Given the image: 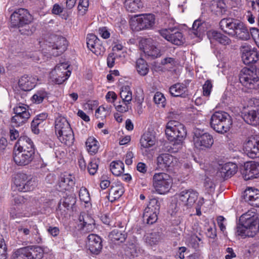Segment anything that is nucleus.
I'll use <instances>...</instances> for the list:
<instances>
[{
    "mask_svg": "<svg viewBox=\"0 0 259 259\" xmlns=\"http://www.w3.org/2000/svg\"><path fill=\"white\" fill-rule=\"evenodd\" d=\"M240 224L236 227V233L243 237H254L259 231V220L257 214L248 211L240 217Z\"/></svg>",
    "mask_w": 259,
    "mask_h": 259,
    "instance_id": "f257e3e1",
    "label": "nucleus"
},
{
    "mask_svg": "<svg viewBox=\"0 0 259 259\" xmlns=\"http://www.w3.org/2000/svg\"><path fill=\"white\" fill-rule=\"evenodd\" d=\"M33 17L25 9L16 10L10 16L11 27L17 28L22 35H29L32 34V27L30 24L33 21Z\"/></svg>",
    "mask_w": 259,
    "mask_h": 259,
    "instance_id": "f03ea898",
    "label": "nucleus"
},
{
    "mask_svg": "<svg viewBox=\"0 0 259 259\" xmlns=\"http://www.w3.org/2000/svg\"><path fill=\"white\" fill-rule=\"evenodd\" d=\"M222 30L229 35L242 40L250 38V33L244 24L237 20L232 18H224L220 22Z\"/></svg>",
    "mask_w": 259,
    "mask_h": 259,
    "instance_id": "7ed1b4c3",
    "label": "nucleus"
},
{
    "mask_svg": "<svg viewBox=\"0 0 259 259\" xmlns=\"http://www.w3.org/2000/svg\"><path fill=\"white\" fill-rule=\"evenodd\" d=\"M165 134L168 140L174 142L172 150L177 152L182 148L187 132L184 125L176 120H170L166 125Z\"/></svg>",
    "mask_w": 259,
    "mask_h": 259,
    "instance_id": "20e7f679",
    "label": "nucleus"
},
{
    "mask_svg": "<svg viewBox=\"0 0 259 259\" xmlns=\"http://www.w3.org/2000/svg\"><path fill=\"white\" fill-rule=\"evenodd\" d=\"M239 81L250 91L259 89V65L243 68L239 74Z\"/></svg>",
    "mask_w": 259,
    "mask_h": 259,
    "instance_id": "39448f33",
    "label": "nucleus"
},
{
    "mask_svg": "<svg viewBox=\"0 0 259 259\" xmlns=\"http://www.w3.org/2000/svg\"><path fill=\"white\" fill-rule=\"evenodd\" d=\"M55 129L56 134L62 143L68 146L73 143V131L66 118L62 116L57 117L55 120Z\"/></svg>",
    "mask_w": 259,
    "mask_h": 259,
    "instance_id": "423d86ee",
    "label": "nucleus"
},
{
    "mask_svg": "<svg viewBox=\"0 0 259 259\" xmlns=\"http://www.w3.org/2000/svg\"><path fill=\"white\" fill-rule=\"evenodd\" d=\"M231 116L227 112H215L211 116L210 124L216 132L224 134L228 132L232 125Z\"/></svg>",
    "mask_w": 259,
    "mask_h": 259,
    "instance_id": "0eeeda50",
    "label": "nucleus"
},
{
    "mask_svg": "<svg viewBox=\"0 0 259 259\" xmlns=\"http://www.w3.org/2000/svg\"><path fill=\"white\" fill-rule=\"evenodd\" d=\"M193 140L195 147L202 150L209 149L213 143L212 137L199 128L194 130Z\"/></svg>",
    "mask_w": 259,
    "mask_h": 259,
    "instance_id": "6e6552de",
    "label": "nucleus"
},
{
    "mask_svg": "<svg viewBox=\"0 0 259 259\" xmlns=\"http://www.w3.org/2000/svg\"><path fill=\"white\" fill-rule=\"evenodd\" d=\"M172 181L169 175L164 172L156 173L153 177V186L160 194L168 192Z\"/></svg>",
    "mask_w": 259,
    "mask_h": 259,
    "instance_id": "1a4fd4ad",
    "label": "nucleus"
},
{
    "mask_svg": "<svg viewBox=\"0 0 259 259\" xmlns=\"http://www.w3.org/2000/svg\"><path fill=\"white\" fill-rule=\"evenodd\" d=\"M160 209V203L156 198L151 199L143 213L144 223L152 225L157 220V214Z\"/></svg>",
    "mask_w": 259,
    "mask_h": 259,
    "instance_id": "9d476101",
    "label": "nucleus"
},
{
    "mask_svg": "<svg viewBox=\"0 0 259 259\" xmlns=\"http://www.w3.org/2000/svg\"><path fill=\"white\" fill-rule=\"evenodd\" d=\"M15 115L11 118V124L14 127H19L25 123L30 117L29 107L19 104L13 108Z\"/></svg>",
    "mask_w": 259,
    "mask_h": 259,
    "instance_id": "9b49d317",
    "label": "nucleus"
},
{
    "mask_svg": "<svg viewBox=\"0 0 259 259\" xmlns=\"http://www.w3.org/2000/svg\"><path fill=\"white\" fill-rule=\"evenodd\" d=\"M15 252L18 259H41L44 254L43 249L38 246L21 247Z\"/></svg>",
    "mask_w": 259,
    "mask_h": 259,
    "instance_id": "f8f14e48",
    "label": "nucleus"
},
{
    "mask_svg": "<svg viewBox=\"0 0 259 259\" xmlns=\"http://www.w3.org/2000/svg\"><path fill=\"white\" fill-rule=\"evenodd\" d=\"M14 183L18 190L21 192H27L32 190L35 186V182L31 175L19 172L14 178Z\"/></svg>",
    "mask_w": 259,
    "mask_h": 259,
    "instance_id": "ddd939ff",
    "label": "nucleus"
},
{
    "mask_svg": "<svg viewBox=\"0 0 259 259\" xmlns=\"http://www.w3.org/2000/svg\"><path fill=\"white\" fill-rule=\"evenodd\" d=\"M68 66L66 63L57 64L50 73V78L52 81L60 84L66 80L71 74L70 71L67 70Z\"/></svg>",
    "mask_w": 259,
    "mask_h": 259,
    "instance_id": "4468645a",
    "label": "nucleus"
},
{
    "mask_svg": "<svg viewBox=\"0 0 259 259\" xmlns=\"http://www.w3.org/2000/svg\"><path fill=\"white\" fill-rule=\"evenodd\" d=\"M198 193L192 189L185 190L176 195V197L180 205L189 208L191 207L197 200Z\"/></svg>",
    "mask_w": 259,
    "mask_h": 259,
    "instance_id": "2eb2a0df",
    "label": "nucleus"
},
{
    "mask_svg": "<svg viewBox=\"0 0 259 259\" xmlns=\"http://www.w3.org/2000/svg\"><path fill=\"white\" fill-rule=\"evenodd\" d=\"M245 154L251 158H259V137H251L243 144Z\"/></svg>",
    "mask_w": 259,
    "mask_h": 259,
    "instance_id": "dca6fc26",
    "label": "nucleus"
},
{
    "mask_svg": "<svg viewBox=\"0 0 259 259\" xmlns=\"http://www.w3.org/2000/svg\"><path fill=\"white\" fill-rule=\"evenodd\" d=\"M159 32L163 37L175 45H181L184 42L182 33L176 27L162 29Z\"/></svg>",
    "mask_w": 259,
    "mask_h": 259,
    "instance_id": "f3484780",
    "label": "nucleus"
},
{
    "mask_svg": "<svg viewBox=\"0 0 259 259\" xmlns=\"http://www.w3.org/2000/svg\"><path fill=\"white\" fill-rule=\"evenodd\" d=\"M54 42H49L48 46L51 50H49L50 53L54 56H58L62 54L67 49V41L62 36L54 37Z\"/></svg>",
    "mask_w": 259,
    "mask_h": 259,
    "instance_id": "a211bd4d",
    "label": "nucleus"
},
{
    "mask_svg": "<svg viewBox=\"0 0 259 259\" xmlns=\"http://www.w3.org/2000/svg\"><path fill=\"white\" fill-rule=\"evenodd\" d=\"M34 154L15 149L13 153L14 162L18 165H26L29 164L34 158Z\"/></svg>",
    "mask_w": 259,
    "mask_h": 259,
    "instance_id": "6ab92c4d",
    "label": "nucleus"
},
{
    "mask_svg": "<svg viewBox=\"0 0 259 259\" xmlns=\"http://www.w3.org/2000/svg\"><path fill=\"white\" fill-rule=\"evenodd\" d=\"M75 203L76 199L72 195L67 196L61 199L57 209V214L60 215L62 217H65L67 214V211L72 208Z\"/></svg>",
    "mask_w": 259,
    "mask_h": 259,
    "instance_id": "aec40b11",
    "label": "nucleus"
},
{
    "mask_svg": "<svg viewBox=\"0 0 259 259\" xmlns=\"http://www.w3.org/2000/svg\"><path fill=\"white\" fill-rule=\"evenodd\" d=\"M87 246L91 253L98 254L102 249V240L101 238L94 234H91L88 236Z\"/></svg>",
    "mask_w": 259,
    "mask_h": 259,
    "instance_id": "412c9836",
    "label": "nucleus"
},
{
    "mask_svg": "<svg viewBox=\"0 0 259 259\" xmlns=\"http://www.w3.org/2000/svg\"><path fill=\"white\" fill-rule=\"evenodd\" d=\"M242 59L245 64L255 63L259 59L256 49L251 48L249 46H242Z\"/></svg>",
    "mask_w": 259,
    "mask_h": 259,
    "instance_id": "4be33fe9",
    "label": "nucleus"
},
{
    "mask_svg": "<svg viewBox=\"0 0 259 259\" xmlns=\"http://www.w3.org/2000/svg\"><path fill=\"white\" fill-rule=\"evenodd\" d=\"M177 162V159L168 153H162L157 157V164L159 168L167 169L172 167Z\"/></svg>",
    "mask_w": 259,
    "mask_h": 259,
    "instance_id": "5701e85b",
    "label": "nucleus"
},
{
    "mask_svg": "<svg viewBox=\"0 0 259 259\" xmlns=\"http://www.w3.org/2000/svg\"><path fill=\"white\" fill-rule=\"evenodd\" d=\"M136 23L138 30L150 28L155 23L154 15L151 14L141 15L136 19Z\"/></svg>",
    "mask_w": 259,
    "mask_h": 259,
    "instance_id": "b1692460",
    "label": "nucleus"
},
{
    "mask_svg": "<svg viewBox=\"0 0 259 259\" xmlns=\"http://www.w3.org/2000/svg\"><path fill=\"white\" fill-rule=\"evenodd\" d=\"M15 149L33 154L35 153V147L33 142L30 138L27 136H22L19 138L15 144Z\"/></svg>",
    "mask_w": 259,
    "mask_h": 259,
    "instance_id": "393cba45",
    "label": "nucleus"
},
{
    "mask_svg": "<svg viewBox=\"0 0 259 259\" xmlns=\"http://www.w3.org/2000/svg\"><path fill=\"white\" fill-rule=\"evenodd\" d=\"M244 180H249L259 177V162L247 163L242 172Z\"/></svg>",
    "mask_w": 259,
    "mask_h": 259,
    "instance_id": "a878e982",
    "label": "nucleus"
},
{
    "mask_svg": "<svg viewBox=\"0 0 259 259\" xmlns=\"http://www.w3.org/2000/svg\"><path fill=\"white\" fill-rule=\"evenodd\" d=\"M244 199L250 205L259 207V190L248 188L244 191Z\"/></svg>",
    "mask_w": 259,
    "mask_h": 259,
    "instance_id": "bb28decb",
    "label": "nucleus"
},
{
    "mask_svg": "<svg viewBox=\"0 0 259 259\" xmlns=\"http://www.w3.org/2000/svg\"><path fill=\"white\" fill-rule=\"evenodd\" d=\"M80 229L85 231L90 232L95 228V220L89 214L82 212L79 217Z\"/></svg>",
    "mask_w": 259,
    "mask_h": 259,
    "instance_id": "cd10ccee",
    "label": "nucleus"
},
{
    "mask_svg": "<svg viewBox=\"0 0 259 259\" xmlns=\"http://www.w3.org/2000/svg\"><path fill=\"white\" fill-rule=\"evenodd\" d=\"M220 166L218 175L224 179L232 177L236 174L238 168L237 165L233 162H227Z\"/></svg>",
    "mask_w": 259,
    "mask_h": 259,
    "instance_id": "c85d7f7f",
    "label": "nucleus"
},
{
    "mask_svg": "<svg viewBox=\"0 0 259 259\" xmlns=\"http://www.w3.org/2000/svg\"><path fill=\"white\" fill-rule=\"evenodd\" d=\"M75 184L74 177L67 173L61 174L58 182L60 191L70 190Z\"/></svg>",
    "mask_w": 259,
    "mask_h": 259,
    "instance_id": "c756f323",
    "label": "nucleus"
},
{
    "mask_svg": "<svg viewBox=\"0 0 259 259\" xmlns=\"http://www.w3.org/2000/svg\"><path fill=\"white\" fill-rule=\"evenodd\" d=\"M37 80L34 77L24 75L19 79L18 83L21 90L29 91L36 85Z\"/></svg>",
    "mask_w": 259,
    "mask_h": 259,
    "instance_id": "7c9ffc66",
    "label": "nucleus"
},
{
    "mask_svg": "<svg viewBox=\"0 0 259 259\" xmlns=\"http://www.w3.org/2000/svg\"><path fill=\"white\" fill-rule=\"evenodd\" d=\"M244 120L248 124L252 125H257L259 124L258 110H251L242 113Z\"/></svg>",
    "mask_w": 259,
    "mask_h": 259,
    "instance_id": "2f4dec72",
    "label": "nucleus"
},
{
    "mask_svg": "<svg viewBox=\"0 0 259 259\" xmlns=\"http://www.w3.org/2000/svg\"><path fill=\"white\" fill-rule=\"evenodd\" d=\"M156 142L155 136L151 132L144 134L140 140L141 145L144 148H149L154 146Z\"/></svg>",
    "mask_w": 259,
    "mask_h": 259,
    "instance_id": "473e14b6",
    "label": "nucleus"
},
{
    "mask_svg": "<svg viewBox=\"0 0 259 259\" xmlns=\"http://www.w3.org/2000/svg\"><path fill=\"white\" fill-rule=\"evenodd\" d=\"M208 36L210 39H213L223 45H229L231 39L227 36L216 31H210L208 33Z\"/></svg>",
    "mask_w": 259,
    "mask_h": 259,
    "instance_id": "72a5a7b5",
    "label": "nucleus"
},
{
    "mask_svg": "<svg viewBox=\"0 0 259 259\" xmlns=\"http://www.w3.org/2000/svg\"><path fill=\"white\" fill-rule=\"evenodd\" d=\"M186 91L187 87L183 83H178L169 88V92L174 97H185Z\"/></svg>",
    "mask_w": 259,
    "mask_h": 259,
    "instance_id": "f704fd0d",
    "label": "nucleus"
},
{
    "mask_svg": "<svg viewBox=\"0 0 259 259\" xmlns=\"http://www.w3.org/2000/svg\"><path fill=\"white\" fill-rule=\"evenodd\" d=\"M124 5L126 10L131 13H136L143 7L141 0H125Z\"/></svg>",
    "mask_w": 259,
    "mask_h": 259,
    "instance_id": "c9c22d12",
    "label": "nucleus"
},
{
    "mask_svg": "<svg viewBox=\"0 0 259 259\" xmlns=\"http://www.w3.org/2000/svg\"><path fill=\"white\" fill-rule=\"evenodd\" d=\"M108 236L113 242L119 241L120 242H123L126 238V234L124 231L115 229L109 233Z\"/></svg>",
    "mask_w": 259,
    "mask_h": 259,
    "instance_id": "e433bc0d",
    "label": "nucleus"
},
{
    "mask_svg": "<svg viewBox=\"0 0 259 259\" xmlns=\"http://www.w3.org/2000/svg\"><path fill=\"white\" fill-rule=\"evenodd\" d=\"M120 96L124 104H130L132 100V92L130 87L128 85L122 87L120 92Z\"/></svg>",
    "mask_w": 259,
    "mask_h": 259,
    "instance_id": "4c0bfd02",
    "label": "nucleus"
},
{
    "mask_svg": "<svg viewBox=\"0 0 259 259\" xmlns=\"http://www.w3.org/2000/svg\"><path fill=\"white\" fill-rule=\"evenodd\" d=\"M162 238V233L159 232H154L150 234H148L146 236L145 240L147 243L152 246L158 243Z\"/></svg>",
    "mask_w": 259,
    "mask_h": 259,
    "instance_id": "58836bf2",
    "label": "nucleus"
},
{
    "mask_svg": "<svg viewBox=\"0 0 259 259\" xmlns=\"http://www.w3.org/2000/svg\"><path fill=\"white\" fill-rule=\"evenodd\" d=\"M136 69L138 73L142 76L146 75L149 70L147 63L142 58H139L137 60Z\"/></svg>",
    "mask_w": 259,
    "mask_h": 259,
    "instance_id": "ea45409f",
    "label": "nucleus"
},
{
    "mask_svg": "<svg viewBox=\"0 0 259 259\" xmlns=\"http://www.w3.org/2000/svg\"><path fill=\"white\" fill-rule=\"evenodd\" d=\"M85 145L88 152L91 154H95L96 153L99 149L98 145V141L94 137H90L87 139Z\"/></svg>",
    "mask_w": 259,
    "mask_h": 259,
    "instance_id": "a19ab883",
    "label": "nucleus"
},
{
    "mask_svg": "<svg viewBox=\"0 0 259 259\" xmlns=\"http://www.w3.org/2000/svg\"><path fill=\"white\" fill-rule=\"evenodd\" d=\"M110 166L112 173L115 176H118L124 172V164L121 161H112Z\"/></svg>",
    "mask_w": 259,
    "mask_h": 259,
    "instance_id": "79ce46f5",
    "label": "nucleus"
},
{
    "mask_svg": "<svg viewBox=\"0 0 259 259\" xmlns=\"http://www.w3.org/2000/svg\"><path fill=\"white\" fill-rule=\"evenodd\" d=\"M144 52L148 56L155 58L160 56L159 50L154 45H147L144 48Z\"/></svg>",
    "mask_w": 259,
    "mask_h": 259,
    "instance_id": "37998d69",
    "label": "nucleus"
},
{
    "mask_svg": "<svg viewBox=\"0 0 259 259\" xmlns=\"http://www.w3.org/2000/svg\"><path fill=\"white\" fill-rule=\"evenodd\" d=\"M124 192V188L121 185L112 186L109 190V195H112L114 199H118Z\"/></svg>",
    "mask_w": 259,
    "mask_h": 259,
    "instance_id": "c03bdc74",
    "label": "nucleus"
},
{
    "mask_svg": "<svg viewBox=\"0 0 259 259\" xmlns=\"http://www.w3.org/2000/svg\"><path fill=\"white\" fill-rule=\"evenodd\" d=\"M204 25L205 24L202 23L201 20H196L194 22L192 26V31L195 36L197 37L200 36L204 31Z\"/></svg>",
    "mask_w": 259,
    "mask_h": 259,
    "instance_id": "a18cd8bd",
    "label": "nucleus"
},
{
    "mask_svg": "<svg viewBox=\"0 0 259 259\" xmlns=\"http://www.w3.org/2000/svg\"><path fill=\"white\" fill-rule=\"evenodd\" d=\"M32 229H33V230H31L32 242L37 244L41 243L42 239L39 233L37 226L34 225L32 226Z\"/></svg>",
    "mask_w": 259,
    "mask_h": 259,
    "instance_id": "49530a36",
    "label": "nucleus"
},
{
    "mask_svg": "<svg viewBox=\"0 0 259 259\" xmlns=\"http://www.w3.org/2000/svg\"><path fill=\"white\" fill-rule=\"evenodd\" d=\"M189 241L191 246L195 249H198L203 243L201 238L195 234L190 236Z\"/></svg>",
    "mask_w": 259,
    "mask_h": 259,
    "instance_id": "de8ad7c7",
    "label": "nucleus"
},
{
    "mask_svg": "<svg viewBox=\"0 0 259 259\" xmlns=\"http://www.w3.org/2000/svg\"><path fill=\"white\" fill-rule=\"evenodd\" d=\"M47 97V93L44 91L37 92L32 97V101L35 104H40L42 102L44 99Z\"/></svg>",
    "mask_w": 259,
    "mask_h": 259,
    "instance_id": "09e8293b",
    "label": "nucleus"
},
{
    "mask_svg": "<svg viewBox=\"0 0 259 259\" xmlns=\"http://www.w3.org/2000/svg\"><path fill=\"white\" fill-rule=\"evenodd\" d=\"M99 39L93 34H89L87 37V44L88 48L90 49H93V48L99 42Z\"/></svg>",
    "mask_w": 259,
    "mask_h": 259,
    "instance_id": "8fccbe9b",
    "label": "nucleus"
},
{
    "mask_svg": "<svg viewBox=\"0 0 259 259\" xmlns=\"http://www.w3.org/2000/svg\"><path fill=\"white\" fill-rule=\"evenodd\" d=\"M154 102L161 107H164L166 99L163 95L160 92H156L153 98Z\"/></svg>",
    "mask_w": 259,
    "mask_h": 259,
    "instance_id": "3c124183",
    "label": "nucleus"
},
{
    "mask_svg": "<svg viewBox=\"0 0 259 259\" xmlns=\"http://www.w3.org/2000/svg\"><path fill=\"white\" fill-rule=\"evenodd\" d=\"M99 161L96 159H93L89 162L88 166V170L91 175H94L98 169Z\"/></svg>",
    "mask_w": 259,
    "mask_h": 259,
    "instance_id": "603ef678",
    "label": "nucleus"
},
{
    "mask_svg": "<svg viewBox=\"0 0 259 259\" xmlns=\"http://www.w3.org/2000/svg\"><path fill=\"white\" fill-rule=\"evenodd\" d=\"M79 196L81 201L88 203L90 200L89 193L85 187H81L79 192Z\"/></svg>",
    "mask_w": 259,
    "mask_h": 259,
    "instance_id": "864d4df0",
    "label": "nucleus"
},
{
    "mask_svg": "<svg viewBox=\"0 0 259 259\" xmlns=\"http://www.w3.org/2000/svg\"><path fill=\"white\" fill-rule=\"evenodd\" d=\"M89 0H80L78 6V13L80 15H83L88 11Z\"/></svg>",
    "mask_w": 259,
    "mask_h": 259,
    "instance_id": "5fc2aeb1",
    "label": "nucleus"
},
{
    "mask_svg": "<svg viewBox=\"0 0 259 259\" xmlns=\"http://www.w3.org/2000/svg\"><path fill=\"white\" fill-rule=\"evenodd\" d=\"M90 50L97 56H102L103 55L105 52V49L101 45L100 40H99V42H97V44L95 46V47L93 48V49H91Z\"/></svg>",
    "mask_w": 259,
    "mask_h": 259,
    "instance_id": "6e6d98bb",
    "label": "nucleus"
},
{
    "mask_svg": "<svg viewBox=\"0 0 259 259\" xmlns=\"http://www.w3.org/2000/svg\"><path fill=\"white\" fill-rule=\"evenodd\" d=\"M108 113V111L105 109V108L101 106L96 110L95 116L97 118L103 119L106 117Z\"/></svg>",
    "mask_w": 259,
    "mask_h": 259,
    "instance_id": "4d7b16f0",
    "label": "nucleus"
},
{
    "mask_svg": "<svg viewBox=\"0 0 259 259\" xmlns=\"http://www.w3.org/2000/svg\"><path fill=\"white\" fill-rule=\"evenodd\" d=\"M212 88V84L211 82L209 80H206L203 85V94L205 96H209L211 89Z\"/></svg>",
    "mask_w": 259,
    "mask_h": 259,
    "instance_id": "13d9d810",
    "label": "nucleus"
},
{
    "mask_svg": "<svg viewBox=\"0 0 259 259\" xmlns=\"http://www.w3.org/2000/svg\"><path fill=\"white\" fill-rule=\"evenodd\" d=\"M47 116L48 115L47 113H42L36 115L32 121L36 122V123H38V124L40 125L47 119Z\"/></svg>",
    "mask_w": 259,
    "mask_h": 259,
    "instance_id": "bf43d9fd",
    "label": "nucleus"
},
{
    "mask_svg": "<svg viewBox=\"0 0 259 259\" xmlns=\"http://www.w3.org/2000/svg\"><path fill=\"white\" fill-rule=\"evenodd\" d=\"M206 234L208 237L212 239L217 236V231L214 224H213V227H210L207 229Z\"/></svg>",
    "mask_w": 259,
    "mask_h": 259,
    "instance_id": "052dcab7",
    "label": "nucleus"
},
{
    "mask_svg": "<svg viewBox=\"0 0 259 259\" xmlns=\"http://www.w3.org/2000/svg\"><path fill=\"white\" fill-rule=\"evenodd\" d=\"M47 231L50 235L53 237H56L60 233V230L58 227L49 226L47 229Z\"/></svg>",
    "mask_w": 259,
    "mask_h": 259,
    "instance_id": "680f3d73",
    "label": "nucleus"
},
{
    "mask_svg": "<svg viewBox=\"0 0 259 259\" xmlns=\"http://www.w3.org/2000/svg\"><path fill=\"white\" fill-rule=\"evenodd\" d=\"M99 33L100 35L105 39L108 38L110 37V34L108 31L106 27H100L99 29Z\"/></svg>",
    "mask_w": 259,
    "mask_h": 259,
    "instance_id": "e2e57ef3",
    "label": "nucleus"
},
{
    "mask_svg": "<svg viewBox=\"0 0 259 259\" xmlns=\"http://www.w3.org/2000/svg\"><path fill=\"white\" fill-rule=\"evenodd\" d=\"M17 230L19 233H22L26 236L29 235L30 233L31 232V230H33L32 227H30L29 228H27L23 226H19Z\"/></svg>",
    "mask_w": 259,
    "mask_h": 259,
    "instance_id": "0e129e2a",
    "label": "nucleus"
},
{
    "mask_svg": "<svg viewBox=\"0 0 259 259\" xmlns=\"http://www.w3.org/2000/svg\"><path fill=\"white\" fill-rule=\"evenodd\" d=\"M225 220V218L221 215H220L217 218L218 224L221 231L222 232H224L226 229L225 226L223 224V222Z\"/></svg>",
    "mask_w": 259,
    "mask_h": 259,
    "instance_id": "69168bd1",
    "label": "nucleus"
},
{
    "mask_svg": "<svg viewBox=\"0 0 259 259\" xmlns=\"http://www.w3.org/2000/svg\"><path fill=\"white\" fill-rule=\"evenodd\" d=\"M227 254L225 256L226 259H232L236 257V254L234 252L232 248L228 247L226 250Z\"/></svg>",
    "mask_w": 259,
    "mask_h": 259,
    "instance_id": "338daca9",
    "label": "nucleus"
},
{
    "mask_svg": "<svg viewBox=\"0 0 259 259\" xmlns=\"http://www.w3.org/2000/svg\"><path fill=\"white\" fill-rule=\"evenodd\" d=\"M117 98L116 94L113 92H109L106 95V99L108 102H114Z\"/></svg>",
    "mask_w": 259,
    "mask_h": 259,
    "instance_id": "774afa93",
    "label": "nucleus"
}]
</instances>
